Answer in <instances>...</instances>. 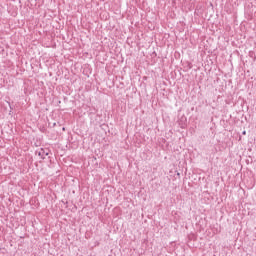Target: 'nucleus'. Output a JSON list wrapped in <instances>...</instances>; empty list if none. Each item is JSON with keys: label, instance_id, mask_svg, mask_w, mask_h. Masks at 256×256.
<instances>
[{"label": "nucleus", "instance_id": "1", "mask_svg": "<svg viewBox=\"0 0 256 256\" xmlns=\"http://www.w3.org/2000/svg\"><path fill=\"white\" fill-rule=\"evenodd\" d=\"M246 133H247V132L244 131V132H243V135H246Z\"/></svg>", "mask_w": 256, "mask_h": 256}]
</instances>
